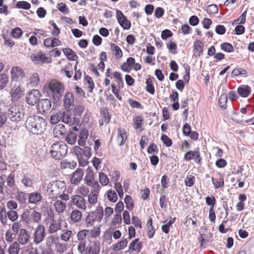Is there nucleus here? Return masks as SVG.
<instances>
[{
  "mask_svg": "<svg viewBox=\"0 0 254 254\" xmlns=\"http://www.w3.org/2000/svg\"><path fill=\"white\" fill-rule=\"evenodd\" d=\"M72 231L68 230H65L61 235V237L62 240L64 241H68L69 240L70 237L72 236Z\"/></svg>",
  "mask_w": 254,
  "mask_h": 254,
  "instance_id": "62",
  "label": "nucleus"
},
{
  "mask_svg": "<svg viewBox=\"0 0 254 254\" xmlns=\"http://www.w3.org/2000/svg\"><path fill=\"white\" fill-rule=\"evenodd\" d=\"M45 237V228L43 225H39L34 234V242L39 244L44 240Z\"/></svg>",
  "mask_w": 254,
  "mask_h": 254,
  "instance_id": "9",
  "label": "nucleus"
},
{
  "mask_svg": "<svg viewBox=\"0 0 254 254\" xmlns=\"http://www.w3.org/2000/svg\"><path fill=\"white\" fill-rule=\"evenodd\" d=\"M4 177L6 178L5 181L7 184V187H8L10 188H14L16 185L15 183V174L10 173L7 176L4 175Z\"/></svg>",
  "mask_w": 254,
  "mask_h": 254,
  "instance_id": "32",
  "label": "nucleus"
},
{
  "mask_svg": "<svg viewBox=\"0 0 254 254\" xmlns=\"http://www.w3.org/2000/svg\"><path fill=\"white\" fill-rule=\"evenodd\" d=\"M111 47L112 51L114 52V56L117 59L121 58L123 56V53L121 48L115 44L112 43Z\"/></svg>",
  "mask_w": 254,
  "mask_h": 254,
  "instance_id": "35",
  "label": "nucleus"
},
{
  "mask_svg": "<svg viewBox=\"0 0 254 254\" xmlns=\"http://www.w3.org/2000/svg\"><path fill=\"white\" fill-rule=\"evenodd\" d=\"M71 202L73 205H76L77 208L85 210L87 207L85 199L78 194L72 196Z\"/></svg>",
  "mask_w": 254,
  "mask_h": 254,
  "instance_id": "7",
  "label": "nucleus"
},
{
  "mask_svg": "<svg viewBox=\"0 0 254 254\" xmlns=\"http://www.w3.org/2000/svg\"><path fill=\"white\" fill-rule=\"evenodd\" d=\"M117 133V140L119 141L121 140L119 145L120 146H123L125 144L127 137L126 130L124 128L120 127L118 129Z\"/></svg>",
  "mask_w": 254,
  "mask_h": 254,
  "instance_id": "15",
  "label": "nucleus"
},
{
  "mask_svg": "<svg viewBox=\"0 0 254 254\" xmlns=\"http://www.w3.org/2000/svg\"><path fill=\"white\" fill-rule=\"evenodd\" d=\"M98 193L90 192L88 194V202L91 204H95L97 202Z\"/></svg>",
  "mask_w": 254,
  "mask_h": 254,
  "instance_id": "52",
  "label": "nucleus"
},
{
  "mask_svg": "<svg viewBox=\"0 0 254 254\" xmlns=\"http://www.w3.org/2000/svg\"><path fill=\"white\" fill-rule=\"evenodd\" d=\"M125 202L126 205V207L129 210H131L134 207L133 201L131 197L127 195L125 198Z\"/></svg>",
  "mask_w": 254,
  "mask_h": 254,
  "instance_id": "46",
  "label": "nucleus"
},
{
  "mask_svg": "<svg viewBox=\"0 0 254 254\" xmlns=\"http://www.w3.org/2000/svg\"><path fill=\"white\" fill-rule=\"evenodd\" d=\"M12 80L18 81L25 75L23 69L19 66H14L10 70Z\"/></svg>",
  "mask_w": 254,
  "mask_h": 254,
  "instance_id": "11",
  "label": "nucleus"
},
{
  "mask_svg": "<svg viewBox=\"0 0 254 254\" xmlns=\"http://www.w3.org/2000/svg\"><path fill=\"white\" fill-rule=\"evenodd\" d=\"M57 7L59 11L64 14H67L69 13V9L64 3L61 2L58 3Z\"/></svg>",
  "mask_w": 254,
  "mask_h": 254,
  "instance_id": "53",
  "label": "nucleus"
},
{
  "mask_svg": "<svg viewBox=\"0 0 254 254\" xmlns=\"http://www.w3.org/2000/svg\"><path fill=\"white\" fill-rule=\"evenodd\" d=\"M77 165L76 162L74 161L69 162L66 159L63 160L61 163V168L62 169L66 168L74 169Z\"/></svg>",
  "mask_w": 254,
  "mask_h": 254,
  "instance_id": "30",
  "label": "nucleus"
},
{
  "mask_svg": "<svg viewBox=\"0 0 254 254\" xmlns=\"http://www.w3.org/2000/svg\"><path fill=\"white\" fill-rule=\"evenodd\" d=\"M100 252V244L98 242H94L88 248L84 254H99Z\"/></svg>",
  "mask_w": 254,
  "mask_h": 254,
  "instance_id": "17",
  "label": "nucleus"
},
{
  "mask_svg": "<svg viewBox=\"0 0 254 254\" xmlns=\"http://www.w3.org/2000/svg\"><path fill=\"white\" fill-rule=\"evenodd\" d=\"M19 245L17 242H14L10 246L8 249L9 254H18L19 252Z\"/></svg>",
  "mask_w": 254,
  "mask_h": 254,
  "instance_id": "39",
  "label": "nucleus"
},
{
  "mask_svg": "<svg viewBox=\"0 0 254 254\" xmlns=\"http://www.w3.org/2000/svg\"><path fill=\"white\" fill-rule=\"evenodd\" d=\"M108 199L112 202H115L118 199L117 194L114 190H109L107 192Z\"/></svg>",
  "mask_w": 254,
  "mask_h": 254,
  "instance_id": "50",
  "label": "nucleus"
},
{
  "mask_svg": "<svg viewBox=\"0 0 254 254\" xmlns=\"http://www.w3.org/2000/svg\"><path fill=\"white\" fill-rule=\"evenodd\" d=\"M38 106L39 108H41L44 113L48 111L52 107L51 101L49 99H43L40 100Z\"/></svg>",
  "mask_w": 254,
  "mask_h": 254,
  "instance_id": "16",
  "label": "nucleus"
},
{
  "mask_svg": "<svg viewBox=\"0 0 254 254\" xmlns=\"http://www.w3.org/2000/svg\"><path fill=\"white\" fill-rule=\"evenodd\" d=\"M42 199V196L39 192H32L28 194V203L34 204L35 205H39Z\"/></svg>",
  "mask_w": 254,
  "mask_h": 254,
  "instance_id": "13",
  "label": "nucleus"
},
{
  "mask_svg": "<svg viewBox=\"0 0 254 254\" xmlns=\"http://www.w3.org/2000/svg\"><path fill=\"white\" fill-rule=\"evenodd\" d=\"M92 212L94 213L96 220L100 222L104 215L103 207L101 206H98L96 210L95 211H92Z\"/></svg>",
  "mask_w": 254,
  "mask_h": 254,
  "instance_id": "36",
  "label": "nucleus"
},
{
  "mask_svg": "<svg viewBox=\"0 0 254 254\" xmlns=\"http://www.w3.org/2000/svg\"><path fill=\"white\" fill-rule=\"evenodd\" d=\"M18 214L15 210L7 211V218L11 222L16 221L18 218Z\"/></svg>",
  "mask_w": 254,
  "mask_h": 254,
  "instance_id": "40",
  "label": "nucleus"
},
{
  "mask_svg": "<svg viewBox=\"0 0 254 254\" xmlns=\"http://www.w3.org/2000/svg\"><path fill=\"white\" fill-rule=\"evenodd\" d=\"M84 110V107L81 105H77L74 108V115L75 116L74 120H77V122L79 121V119Z\"/></svg>",
  "mask_w": 254,
  "mask_h": 254,
  "instance_id": "28",
  "label": "nucleus"
},
{
  "mask_svg": "<svg viewBox=\"0 0 254 254\" xmlns=\"http://www.w3.org/2000/svg\"><path fill=\"white\" fill-rule=\"evenodd\" d=\"M66 141L69 144H73L76 140V135L74 132H69L65 138Z\"/></svg>",
  "mask_w": 254,
  "mask_h": 254,
  "instance_id": "43",
  "label": "nucleus"
},
{
  "mask_svg": "<svg viewBox=\"0 0 254 254\" xmlns=\"http://www.w3.org/2000/svg\"><path fill=\"white\" fill-rule=\"evenodd\" d=\"M34 177L30 174L26 173L23 175L21 183L26 187H32L34 184Z\"/></svg>",
  "mask_w": 254,
  "mask_h": 254,
  "instance_id": "18",
  "label": "nucleus"
},
{
  "mask_svg": "<svg viewBox=\"0 0 254 254\" xmlns=\"http://www.w3.org/2000/svg\"><path fill=\"white\" fill-rule=\"evenodd\" d=\"M199 148H196L194 151H188L184 155V160L186 161H190L194 159V161L198 164H200L201 158L200 156Z\"/></svg>",
  "mask_w": 254,
  "mask_h": 254,
  "instance_id": "6",
  "label": "nucleus"
},
{
  "mask_svg": "<svg viewBox=\"0 0 254 254\" xmlns=\"http://www.w3.org/2000/svg\"><path fill=\"white\" fill-rule=\"evenodd\" d=\"M61 229V224L60 223L57 222V221L53 220L52 222L49 226L48 232L49 233H54Z\"/></svg>",
  "mask_w": 254,
  "mask_h": 254,
  "instance_id": "31",
  "label": "nucleus"
},
{
  "mask_svg": "<svg viewBox=\"0 0 254 254\" xmlns=\"http://www.w3.org/2000/svg\"><path fill=\"white\" fill-rule=\"evenodd\" d=\"M167 47L170 53L173 54L177 53V45L174 42H170L167 44Z\"/></svg>",
  "mask_w": 254,
  "mask_h": 254,
  "instance_id": "56",
  "label": "nucleus"
},
{
  "mask_svg": "<svg viewBox=\"0 0 254 254\" xmlns=\"http://www.w3.org/2000/svg\"><path fill=\"white\" fill-rule=\"evenodd\" d=\"M238 94L242 97H248L251 92V88L248 85H242L238 88Z\"/></svg>",
  "mask_w": 254,
  "mask_h": 254,
  "instance_id": "24",
  "label": "nucleus"
},
{
  "mask_svg": "<svg viewBox=\"0 0 254 254\" xmlns=\"http://www.w3.org/2000/svg\"><path fill=\"white\" fill-rule=\"evenodd\" d=\"M114 77L116 78L119 87L120 88H123L124 86V81L121 77V74L119 72L116 71L114 73Z\"/></svg>",
  "mask_w": 254,
  "mask_h": 254,
  "instance_id": "51",
  "label": "nucleus"
},
{
  "mask_svg": "<svg viewBox=\"0 0 254 254\" xmlns=\"http://www.w3.org/2000/svg\"><path fill=\"white\" fill-rule=\"evenodd\" d=\"M220 47L221 50L228 53L234 52V49L232 45L230 43L225 42L221 44Z\"/></svg>",
  "mask_w": 254,
  "mask_h": 254,
  "instance_id": "45",
  "label": "nucleus"
},
{
  "mask_svg": "<svg viewBox=\"0 0 254 254\" xmlns=\"http://www.w3.org/2000/svg\"><path fill=\"white\" fill-rule=\"evenodd\" d=\"M142 245L138 239L133 240L129 245L128 251L131 253L133 251L139 252L141 249Z\"/></svg>",
  "mask_w": 254,
  "mask_h": 254,
  "instance_id": "19",
  "label": "nucleus"
},
{
  "mask_svg": "<svg viewBox=\"0 0 254 254\" xmlns=\"http://www.w3.org/2000/svg\"><path fill=\"white\" fill-rule=\"evenodd\" d=\"M133 124L136 126V129H140L142 127V123L143 119L140 116H135L133 119Z\"/></svg>",
  "mask_w": 254,
  "mask_h": 254,
  "instance_id": "48",
  "label": "nucleus"
},
{
  "mask_svg": "<svg viewBox=\"0 0 254 254\" xmlns=\"http://www.w3.org/2000/svg\"><path fill=\"white\" fill-rule=\"evenodd\" d=\"M86 173L84 180L87 185H91V182L94 181L95 177L92 167H88L86 170Z\"/></svg>",
  "mask_w": 254,
  "mask_h": 254,
  "instance_id": "20",
  "label": "nucleus"
},
{
  "mask_svg": "<svg viewBox=\"0 0 254 254\" xmlns=\"http://www.w3.org/2000/svg\"><path fill=\"white\" fill-rule=\"evenodd\" d=\"M47 123L43 118L31 116L27 118L25 126L27 129L34 134H40L46 129Z\"/></svg>",
  "mask_w": 254,
  "mask_h": 254,
  "instance_id": "1",
  "label": "nucleus"
},
{
  "mask_svg": "<svg viewBox=\"0 0 254 254\" xmlns=\"http://www.w3.org/2000/svg\"><path fill=\"white\" fill-rule=\"evenodd\" d=\"M64 106L67 111L72 110L74 107V96L72 93H66L64 99Z\"/></svg>",
  "mask_w": 254,
  "mask_h": 254,
  "instance_id": "10",
  "label": "nucleus"
},
{
  "mask_svg": "<svg viewBox=\"0 0 254 254\" xmlns=\"http://www.w3.org/2000/svg\"><path fill=\"white\" fill-rule=\"evenodd\" d=\"M30 238L28 231L24 228L20 230V232L18 236V241L21 245H25L28 243Z\"/></svg>",
  "mask_w": 254,
  "mask_h": 254,
  "instance_id": "14",
  "label": "nucleus"
},
{
  "mask_svg": "<svg viewBox=\"0 0 254 254\" xmlns=\"http://www.w3.org/2000/svg\"><path fill=\"white\" fill-rule=\"evenodd\" d=\"M99 181L103 186H106L109 183L108 177L103 172L99 173Z\"/></svg>",
  "mask_w": 254,
  "mask_h": 254,
  "instance_id": "59",
  "label": "nucleus"
},
{
  "mask_svg": "<svg viewBox=\"0 0 254 254\" xmlns=\"http://www.w3.org/2000/svg\"><path fill=\"white\" fill-rule=\"evenodd\" d=\"M239 75H243L245 77L247 76V70L243 68H236L232 70V77L238 76Z\"/></svg>",
  "mask_w": 254,
  "mask_h": 254,
  "instance_id": "38",
  "label": "nucleus"
},
{
  "mask_svg": "<svg viewBox=\"0 0 254 254\" xmlns=\"http://www.w3.org/2000/svg\"><path fill=\"white\" fill-rule=\"evenodd\" d=\"M96 220L94 213L92 212H90L86 218L85 223L87 227L91 226L93 222Z\"/></svg>",
  "mask_w": 254,
  "mask_h": 254,
  "instance_id": "49",
  "label": "nucleus"
},
{
  "mask_svg": "<svg viewBox=\"0 0 254 254\" xmlns=\"http://www.w3.org/2000/svg\"><path fill=\"white\" fill-rule=\"evenodd\" d=\"M228 96L226 94H222L220 96L219 100L218 103L220 106V107L224 110L226 108V104L227 102Z\"/></svg>",
  "mask_w": 254,
  "mask_h": 254,
  "instance_id": "41",
  "label": "nucleus"
},
{
  "mask_svg": "<svg viewBox=\"0 0 254 254\" xmlns=\"http://www.w3.org/2000/svg\"><path fill=\"white\" fill-rule=\"evenodd\" d=\"M203 43L200 40H196L193 43V52L194 53H197V55L200 56L203 51Z\"/></svg>",
  "mask_w": 254,
  "mask_h": 254,
  "instance_id": "23",
  "label": "nucleus"
},
{
  "mask_svg": "<svg viewBox=\"0 0 254 254\" xmlns=\"http://www.w3.org/2000/svg\"><path fill=\"white\" fill-rule=\"evenodd\" d=\"M62 114L61 111H54L50 118V122L52 124L56 125L62 119Z\"/></svg>",
  "mask_w": 254,
  "mask_h": 254,
  "instance_id": "27",
  "label": "nucleus"
},
{
  "mask_svg": "<svg viewBox=\"0 0 254 254\" xmlns=\"http://www.w3.org/2000/svg\"><path fill=\"white\" fill-rule=\"evenodd\" d=\"M161 140L166 146L170 147L172 146L173 143L172 140L167 135L164 134H162L161 136Z\"/></svg>",
  "mask_w": 254,
  "mask_h": 254,
  "instance_id": "64",
  "label": "nucleus"
},
{
  "mask_svg": "<svg viewBox=\"0 0 254 254\" xmlns=\"http://www.w3.org/2000/svg\"><path fill=\"white\" fill-rule=\"evenodd\" d=\"M30 80V84L32 86H37L39 82V77L38 74L37 73H34L33 75L31 76Z\"/></svg>",
  "mask_w": 254,
  "mask_h": 254,
  "instance_id": "61",
  "label": "nucleus"
},
{
  "mask_svg": "<svg viewBox=\"0 0 254 254\" xmlns=\"http://www.w3.org/2000/svg\"><path fill=\"white\" fill-rule=\"evenodd\" d=\"M117 19L119 24L124 28V29H129L131 27V23L127 20V17L124 15L123 12L119 10H117Z\"/></svg>",
  "mask_w": 254,
  "mask_h": 254,
  "instance_id": "8",
  "label": "nucleus"
},
{
  "mask_svg": "<svg viewBox=\"0 0 254 254\" xmlns=\"http://www.w3.org/2000/svg\"><path fill=\"white\" fill-rule=\"evenodd\" d=\"M7 211L5 207H1L0 209V222L3 226H5L7 222Z\"/></svg>",
  "mask_w": 254,
  "mask_h": 254,
  "instance_id": "34",
  "label": "nucleus"
},
{
  "mask_svg": "<svg viewBox=\"0 0 254 254\" xmlns=\"http://www.w3.org/2000/svg\"><path fill=\"white\" fill-rule=\"evenodd\" d=\"M127 244V240L126 239H123L122 241L115 244L113 248L114 251H117L123 250L125 248Z\"/></svg>",
  "mask_w": 254,
  "mask_h": 254,
  "instance_id": "37",
  "label": "nucleus"
},
{
  "mask_svg": "<svg viewBox=\"0 0 254 254\" xmlns=\"http://www.w3.org/2000/svg\"><path fill=\"white\" fill-rule=\"evenodd\" d=\"M89 232V231L87 230H82L79 231L77 234L78 240L80 241H85L84 239Z\"/></svg>",
  "mask_w": 254,
  "mask_h": 254,
  "instance_id": "58",
  "label": "nucleus"
},
{
  "mask_svg": "<svg viewBox=\"0 0 254 254\" xmlns=\"http://www.w3.org/2000/svg\"><path fill=\"white\" fill-rule=\"evenodd\" d=\"M70 217L71 220L75 222H79L82 218L81 212L78 210H74L70 213Z\"/></svg>",
  "mask_w": 254,
  "mask_h": 254,
  "instance_id": "29",
  "label": "nucleus"
},
{
  "mask_svg": "<svg viewBox=\"0 0 254 254\" xmlns=\"http://www.w3.org/2000/svg\"><path fill=\"white\" fill-rule=\"evenodd\" d=\"M8 116H7V112L0 111V128L3 127L4 125L7 123Z\"/></svg>",
  "mask_w": 254,
  "mask_h": 254,
  "instance_id": "44",
  "label": "nucleus"
},
{
  "mask_svg": "<svg viewBox=\"0 0 254 254\" xmlns=\"http://www.w3.org/2000/svg\"><path fill=\"white\" fill-rule=\"evenodd\" d=\"M84 175L83 171L80 168H77L73 173L70 178V183L73 185H77L81 180Z\"/></svg>",
  "mask_w": 254,
  "mask_h": 254,
  "instance_id": "12",
  "label": "nucleus"
},
{
  "mask_svg": "<svg viewBox=\"0 0 254 254\" xmlns=\"http://www.w3.org/2000/svg\"><path fill=\"white\" fill-rule=\"evenodd\" d=\"M67 146L63 141L54 143L50 147L51 156L55 160H61L64 157L67 153Z\"/></svg>",
  "mask_w": 254,
  "mask_h": 254,
  "instance_id": "3",
  "label": "nucleus"
},
{
  "mask_svg": "<svg viewBox=\"0 0 254 254\" xmlns=\"http://www.w3.org/2000/svg\"><path fill=\"white\" fill-rule=\"evenodd\" d=\"M24 88L21 86H18L15 89L11 90V96L15 100L19 99L23 95Z\"/></svg>",
  "mask_w": 254,
  "mask_h": 254,
  "instance_id": "26",
  "label": "nucleus"
},
{
  "mask_svg": "<svg viewBox=\"0 0 254 254\" xmlns=\"http://www.w3.org/2000/svg\"><path fill=\"white\" fill-rule=\"evenodd\" d=\"M16 7L19 8L29 9L31 7L30 4L25 1H18L16 3Z\"/></svg>",
  "mask_w": 254,
  "mask_h": 254,
  "instance_id": "60",
  "label": "nucleus"
},
{
  "mask_svg": "<svg viewBox=\"0 0 254 254\" xmlns=\"http://www.w3.org/2000/svg\"><path fill=\"white\" fill-rule=\"evenodd\" d=\"M88 247L86 249V241H80L78 245V251L79 253L84 254L86 251L88 250Z\"/></svg>",
  "mask_w": 254,
  "mask_h": 254,
  "instance_id": "63",
  "label": "nucleus"
},
{
  "mask_svg": "<svg viewBox=\"0 0 254 254\" xmlns=\"http://www.w3.org/2000/svg\"><path fill=\"white\" fill-rule=\"evenodd\" d=\"M15 199L17 200L20 204L22 205L26 204L27 200L26 193L21 190H18L16 191Z\"/></svg>",
  "mask_w": 254,
  "mask_h": 254,
  "instance_id": "25",
  "label": "nucleus"
},
{
  "mask_svg": "<svg viewBox=\"0 0 254 254\" xmlns=\"http://www.w3.org/2000/svg\"><path fill=\"white\" fill-rule=\"evenodd\" d=\"M209 14H216L218 12V8L216 4H212L209 5L206 9Z\"/></svg>",
  "mask_w": 254,
  "mask_h": 254,
  "instance_id": "55",
  "label": "nucleus"
},
{
  "mask_svg": "<svg viewBox=\"0 0 254 254\" xmlns=\"http://www.w3.org/2000/svg\"><path fill=\"white\" fill-rule=\"evenodd\" d=\"M31 59L36 64L43 63L47 59L45 55L41 52H39L36 54H33L31 56Z\"/></svg>",
  "mask_w": 254,
  "mask_h": 254,
  "instance_id": "22",
  "label": "nucleus"
},
{
  "mask_svg": "<svg viewBox=\"0 0 254 254\" xmlns=\"http://www.w3.org/2000/svg\"><path fill=\"white\" fill-rule=\"evenodd\" d=\"M55 246L56 251L60 254H63L67 249L66 246L64 244L57 243Z\"/></svg>",
  "mask_w": 254,
  "mask_h": 254,
  "instance_id": "54",
  "label": "nucleus"
},
{
  "mask_svg": "<svg viewBox=\"0 0 254 254\" xmlns=\"http://www.w3.org/2000/svg\"><path fill=\"white\" fill-rule=\"evenodd\" d=\"M41 94L39 90L33 89L28 93L26 97V100L28 104L34 106L39 103Z\"/></svg>",
  "mask_w": 254,
  "mask_h": 254,
  "instance_id": "5",
  "label": "nucleus"
},
{
  "mask_svg": "<svg viewBox=\"0 0 254 254\" xmlns=\"http://www.w3.org/2000/svg\"><path fill=\"white\" fill-rule=\"evenodd\" d=\"M8 77L4 73L0 74V90L4 88L8 82Z\"/></svg>",
  "mask_w": 254,
  "mask_h": 254,
  "instance_id": "47",
  "label": "nucleus"
},
{
  "mask_svg": "<svg viewBox=\"0 0 254 254\" xmlns=\"http://www.w3.org/2000/svg\"><path fill=\"white\" fill-rule=\"evenodd\" d=\"M45 88L54 103L59 101L64 92V86L60 82H50L45 85Z\"/></svg>",
  "mask_w": 254,
  "mask_h": 254,
  "instance_id": "2",
  "label": "nucleus"
},
{
  "mask_svg": "<svg viewBox=\"0 0 254 254\" xmlns=\"http://www.w3.org/2000/svg\"><path fill=\"white\" fill-rule=\"evenodd\" d=\"M13 222V223L11 226V230L15 235H16L19 232H20L21 225L20 222L19 221H15Z\"/></svg>",
  "mask_w": 254,
  "mask_h": 254,
  "instance_id": "57",
  "label": "nucleus"
},
{
  "mask_svg": "<svg viewBox=\"0 0 254 254\" xmlns=\"http://www.w3.org/2000/svg\"><path fill=\"white\" fill-rule=\"evenodd\" d=\"M62 51L69 61H76L78 58L75 52L70 48H64Z\"/></svg>",
  "mask_w": 254,
  "mask_h": 254,
  "instance_id": "21",
  "label": "nucleus"
},
{
  "mask_svg": "<svg viewBox=\"0 0 254 254\" xmlns=\"http://www.w3.org/2000/svg\"><path fill=\"white\" fill-rule=\"evenodd\" d=\"M7 116H8V122L18 123L24 118V112L22 109L18 106L10 107L7 111Z\"/></svg>",
  "mask_w": 254,
  "mask_h": 254,
  "instance_id": "4",
  "label": "nucleus"
},
{
  "mask_svg": "<svg viewBox=\"0 0 254 254\" xmlns=\"http://www.w3.org/2000/svg\"><path fill=\"white\" fill-rule=\"evenodd\" d=\"M54 206L57 212L63 213L66 208V204L62 200H58L55 202Z\"/></svg>",
  "mask_w": 254,
  "mask_h": 254,
  "instance_id": "33",
  "label": "nucleus"
},
{
  "mask_svg": "<svg viewBox=\"0 0 254 254\" xmlns=\"http://www.w3.org/2000/svg\"><path fill=\"white\" fill-rule=\"evenodd\" d=\"M212 183L213 184L214 188L217 189L224 186V181L222 177L219 176L218 179H214L213 177L211 178Z\"/></svg>",
  "mask_w": 254,
  "mask_h": 254,
  "instance_id": "42",
  "label": "nucleus"
}]
</instances>
